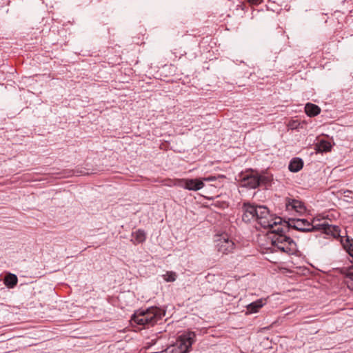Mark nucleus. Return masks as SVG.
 <instances>
[{
    "label": "nucleus",
    "instance_id": "11",
    "mask_svg": "<svg viewBox=\"0 0 353 353\" xmlns=\"http://www.w3.org/2000/svg\"><path fill=\"white\" fill-rule=\"evenodd\" d=\"M319 227H321L323 232L327 234H331L334 237L339 236V228L336 225H329L328 223H322L321 225H318Z\"/></svg>",
    "mask_w": 353,
    "mask_h": 353
},
{
    "label": "nucleus",
    "instance_id": "13",
    "mask_svg": "<svg viewBox=\"0 0 353 353\" xmlns=\"http://www.w3.org/2000/svg\"><path fill=\"white\" fill-rule=\"evenodd\" d=\"M132 241L134 244H139L145 241L146 234L144 230L139 229L136 232L132 233Z\"/></svg>",
    "mask_w": 353,
    "mask_h": 353
},
{
    "label": "nucleus",
    "instance_id": "6",
    "mask_svg": "<svg viewBox=\"0 0 353 353\" xmlns=\"http://www.w3.org/2000/svg\"><path fill=\"white\" fill-rule=\"evenodd\" d=\"M285 223H287V229L293 228L303 232H310L318 229L316 226L312 225L305 219H288Z\"/></svg>",
    "mask_w": 353,
    "mask_h": 353
},
{
    "label": "nucleus",
    "instance_id": "18",
    "mask_svg": "<svg viewBox=\"0 0 353 353\" xmlns=\"http://www.w3.org/2000/svg\"><path fill=\"white\" fill-rule=\"evenodd\" d=\"M18 282L17 276L12 273L8 274L4 278V284L8 288H13Z\"/></svg>",
    "mask_w": 353,
    "mask_h": 353
},
{
    "label": "nucleus",
    "instance_id": "16",
    "mask_svg": "<svg viewBox=\"0 0 353 353\" xmlns=\"http://www.w3.org/2000/svg\"><path fill=\"white\" fill-rule=\"evenodd\" d=\"M305 112L307 116L314 117L320 113L321 109L315 104L307 103L305 106Z\"/></svg>",
    "mask_w": 353,
    "mask_h": 353
},
{
    "label": "nucleus",
    "instance_id": "8",
    "mask_svg": "<svg viewBox=\"0 0 353 353\" xmlns=\"http://www.w3.org/2000/svg\"><path fill=\"white\" fill-rule=\"evenodd\" d=\"M285 208L289 212H294L300 215L306 210L304 203L301 201L292 198L285 199Z\"/></svg>",
    "mask_w": 353,
    "mask_h": 353
},
{
    "label": "nucleus",
    "instance_id": "7",
    "mask_svg": "<svg viewBox=\"0 0 353 353\" xmlns=\"http://www.w3.org/2000/svg\"><path fill=\"white\" fill-rule=\"evenodd\" d=\"M216 248L219 252L228 254L233 252L235 243L227 235H223L216 241Z\"/></svg>",
    "mask_w": 353,
    "mask_h": 353
},
{
    "label": "nucleus",
    "instance_id": "9",
    "mask_svg": "<svg viewBox=\"0 0 353 353\" xmlns=\"http://www.w3.org/2000/svg\"><path fill=\"white\" fill-rule=\"evenodd\" d=\"M179 185L188 190L197 191L203 188L204 184L199 179H181Z\"/></svg>",
    "mask_w": 353,
    "mask_h": 353
},
{
    "label": "nucleus",
    "instance_id": "15",
    "mask_svg": "<svg viewBox=\"0 0 353 353\" xmlns=\"http://www.w3.org/2000/svg\"><path fill=\"white\" fill-rule=\"evenodd\" d=\"M265 303V300L260 299L250 303L247 306V310L249 313H255L257 312L258 310L262 307Z\"/></svg>",
    "mask_w": 353,
    "mask_h": 353
},
{
    "label": "nucleus",
    "instance_id": "17",
    "mask_svg": "<svg viewBox=\"0 0 353 353\" xmlns=\"http://www.w3.org/2000/svg\"><path fill=\"white\" fill-rule=\"evenodd\" d=\"M315 148L318 152H327L331 150L332 145L327 141L321 140L318 143L316 144Z\"/></svg>",
    "mask_w": 353,
    "mask_h": 353
},
{
    "label": "nucleus",
    "instance_id": "2",
    "mask_svg": "<svg viewBox=\"0 0 353 353\" xmlns=\"http://www.w3.org/2000/svg\"><path fill=\"white\" fill-rule=\"evenodd\" d=\"M286 227L287 225L283 227L280 224L272 229V245L284 253L293 254L297 251V246L294 240L286 235V232L290 230Z\"/></svg>",
    "mask_w": 353,
    "mask_h": 353
},
{
    "label": "nucleus",
    "instance_id": "5",
    "mask_svg": "<svg viewBox=\"0 0 353 353\" xmlns=\"http://www.w3.org/2000/svg\"><path fill=\"white\" fill-rule=\"evenodd\" d=\"M239 177L241 186L248 189L256 188L265 179L253 171L241 173Z\"/></svg>",
    "mask_w": 353,
    "mask_h": 353
},
{
    "label": "nucleus",
    "instance_id": "19",
    "mask_svg": "<svg viewBox=\"0 0 353 353\" xmlns=\"http://www.w3.org/2000/svg\"><path fill=\"white\" fill-rule=\"evenodd\" d=\"M163 279L167 282H173L176 279V274L173 272H167L163 275Z\"/></svg>",
    "mask_w": 353,
    "mask_h": 353
},
{
    "label": "nucleus",
    "instance_id": "12",
    "mask_svg": "<svg viewBox=\"0 0 353 353\" xmlns=\"http://www.w3.org/2000/svg\"><path fill=\"white\" fill-rule=\"evenodd\" d=\"M350 255L353 257V249ZM343 274L345 276V282L347 284V287L353 290V266L346 268L343 271Z\"/></svg>",
    "mask_w": 353,
    "mask_h": 353
},
{
    "label": "nucleus",
    "instance_id": "1",
    "mask_svg": "<svg viewBox=\"0 0 353 353\" xmlns=\"http://www.w3.org/2000/svg\"><path fill=\"white\" fill-rule=\"evenodd\" d=\"M165 315V310L152 306L136 311L132 316L130 322L132 326L138 325L140 329L149 328L158 323Z\"/></svg>",
    "mask_w": 353,
    "mask_h": 353
},
{
    "label": "nucleus",
    "instance_id": "3",
    "mask_svg": "<svg viewBox=\"0 0 353 353\" xmlns=\"http://www.w3.org/2000/svg\"><path fill=\"white\" fill-rule=\"evenodd\" d=\"M242 220L245 223L256 221L259 224L265 225V216L268 215V208L265 205H258L249 202L242 205Z\"/></svg>",
    "mask_w": 353,
    "mask_h": 353
},
{
    "label": "nucleus",
    "instance_id": "10",
    "mask_svg": "<svg viewBox=\"0 0 353 353\" xmlns=\"http://www.w3.org/2000/svg\"><path fill=\"white\" fill-rule=\"evenodd\" d=\"M265 221L267 222L265 225L260 224L264 228H270L273 229L274 227H276L278 225H280L282 221V219L281 217H272V216L270 214L269 210L268 209V215H266L264 218Z\"/></svg>",
    "mask_w": 353,
    "mask_h": 353
},
{
    "label": "nucleus",
    "instance_id": "20",
    "mask_svg": "<svg viewBox=\"0 0 353 353\" xmlns=\"http://www.w3.org/2000/svg\"><path fill=\"white\" fill-rule=\"evenodd\" d=\"M200 181H203V183L204 184V182H209V181H213L216 180L215 176H207V177H203L199 179Z\"/></svg>",
    "mask_w": 353,
    "mask_h": 353
},
{
    "label": "nucleus",
    "instance_id": "21",
    "mask_svg": "<svg viewBox=\"0 0 353 353\" xmlns=\"http://www.w3.org/2000/svg\"><path fill=\"white\" fill-rule=\"evenodd\" d=\"M248 1H250L251 3H255V4L259 3L261 1V0H248Z\"/></svg>",
    "mask_w": 353,
    "mask_h": 353
},
{
    "label": "nucleus",
    "instance_id": "4",
    "mask_svg": "<svg viewBox=\"0 0 353 353\" xmlns=\"http://www.w3.org/2000/svg\"><path fill=\"white\" fill-rule=\"evenodd\" d=\"M196 334L189 332L181 335L174 344L168 347L167 353H188L195 341Z\"/></svg>",
    "mask_w": 353,
    "mask_h": 353
},
{
    "label": "nucleus",
    "instance_id": "14",
    "mask_svg": "<svg viewBox=\"0 0 353 353\" xmlns=\"http://www.w3.org/2000/svg\"><path fill=\"white\" fill-rule=\"evenodd\" d=\"M303 166V162L301 159L293 158L289 163L288 168L292 172H297L302 169Z\"/></svg>",
    "mask_w": 353,
    "mask_h": 353
}]
</instances>
